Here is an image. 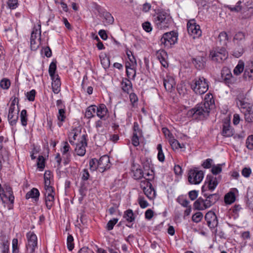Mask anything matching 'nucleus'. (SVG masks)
I'll use <instances>...</instances> for the list:
<instances>
[{
  "mask_svg": "<svg viewBox=\"0 0 253 253\" xmlns=\"http://www.w3.org/2000/svg\"><path fill=\"white\" fill-rule=\"evenodd\" d=\"M236 44L237 46L234 49L232 55L236 57L239 58L240 57L244 52V44H242L241 42H236Z\"/></svg>",
  "mask_w": 253,
  "mask_h": 253,
  "instance_id": "nucleus-26",
  "label": "nucleus"
},
{
  "mask_svg": "<svg viewBox=\"0 0 253 253\" xmlns=\"http://www.w3.org/2000/svg\"><path fill=\"white\" fill-rule=\"evenodd\" d=\"M19 108H9L7 119L10 126H15L19 118Z\"/></svg>",
  "mask_w": 253,
  "mask_h": 253,
  "instance_id": "nucleus-13",
  "label": "nucleus"
},
{
  "mask_svg": "<svg viewBox=\"0 0 253 253\" xmlns=\"http://www.w3.org/2000/svg\"><path fill=\"white\" fill-rule=\"evenodd\" d=\"M40 40L41 37H39L37 41L34 40V39L30 40V46L32 50L35 51L39 48Z\"/></svg>",
  "mask_w": 253,
  "mask_h": 253,
  "instance_id": "nucleus-48",
  "label": "nucleus"
},
{
  "mask_svg": "<svg viewBox=\"0 0 253 253\" xmlns=\"http://www.w3.org/2000/svg\"><path fill=\"white\" fill-rule=\"evenodd\" d=\"M20 118L22 125L24 126H26L28 121V115L26 110L23 109L21 111Z\"/></svg>",
  "mask_w": 253,
  "mask_h": 253,
  "instance_id": "nucleus-37",
  "label": "nucleus"
},
{
  "mask_svg": "<svg viewBox=\"0 0 253 253\" xmlns=\"http://www.w3.org/2000/svg\"><path fill=\"white\" fill-rule=\"evenodd\" d=\"M122 89L127 94L132 90V84L130 81L126 78L123 79L121 82Z\"/></svg>",
  "mask_w": 253,
  "mask_h": 253,
  "instance_id": "nucleus-25",
  "label": "nucleus"
},
{
  "mask_svg": "<svg viewBox=\"0 0 253 253\" xmlns=\"http://www.w3.org/2000/svg\"><path fill=\"white\" fill-rule=\"evenodd\" d=\"M244 66L245 65L244 62L240 60L237 66L233 70V73L234 75L238 76L241 74V73H242L244 71Z\"/></svg>",
  "mask_w": 253,
  "mask_h": 253,
  "instance_id": "nucleus-34",
  "label": "nucleus"
},
{
  "mask_svg": "<svg viewBox=\"0 0 253 253\" xmlns=\"http://www.w3.org/2000/svg\"><path fill=\"white\" fill-rule=\"evenodd\" d=\"M166 54V52L164 50H161L158 54L157 57L158 59L160 60V62H161L162 65L164 67H168V64L165 58L163 57V55Z\"/></svg>",
  "mask_w": 253,
  "mask_h": 253,
  "instance_id": "nucleus-40",
  "label": "nucleus"
},
{
  "mask_svg": "<svg viewBox=\"0 0 253 253\" xmlns=\"http://www.w3.org/2000/svg\"><path fill=\"white\" fill-rule=\"evenodd\" d=\"M124 217L129 222H132L135 220L134 213L131 209H128L125 212Z\"/></svg>",
  "mask_w": 253,
  "mask_h": 253,
  "instance_id": "nucleus-32",
  "label": "nucleus"
},
{
  "mask_svg": "<svg viewBox=\"0 0 253 253\" xmlns=\"http://www.w3.org/2000/svg\"><path fill=\"white\" fill-rule=\"evenodd\" d=\"M126 74L128 78L134 80L136 76V70L134 68H129L126 70Z\"/></svg>",
  "mask_w": 253,
  "mask_h": 253,
  "instance_id": "nucleus-53",
  "label": "nucleus"
},
{
  "mask_svg": "<svg viewBox=\"0 0 253 253\" xmlns=\"http://www.w3.org/2000/svg\"><path fill=\"white\" fill-rule=\"evenodd\" d=\"M191 87L196 94H203L208 90L209 84L205 78L200 77L191 82Z\"/></svg>",
  "mask_w": 253,
  "mask_h": 253,
  "instance_id": "nucleus-3",
  "label": "nucleus"
},
{
  "mask_svg": "<svg viewBox=\"0 0 253 253\" xmlns=\"http://www.w3.org/2000/svg\"><path fill=\"white\" fill-rule=\"evenodd\" d=\"M205 220L207 222L208 226L212 229L216 227L218 225V220L215 213L212 211L208 212L205 217Z\"/></svg>",
  "mask_w": 253,
  "mask_h": 253,
  "instance_id": "nucleus-14",
  "label": "nucleus"
},
{
  "mask_svg": "<svg viewBox=\"0 0 253 253\" xmlns=\"http://www.w3.org/2000/svg\"><path fill=\"white\" fill-rule=\"evenodd\" d=\"M67 248L69 251H72L74 248V238L71 235H69L67 239Z\"/></svg>",
  "mask_w": 253,
  "mask_h": 253,
  "instance_id": "nucleus-46",
  "label": "nucleus"
},
{
  "mask_svg": "<svg viewBox=\"0 0 253 253\" xmlns=\"http://www.w3.org/2000/svg\"><path fill=\"white\" fill-rule=\"evenodd\" d=\"M234 134L233 128L230 125L229 120L225 121L222 125L221 134L225 137H229Z\"/></svg>",
  "mask_w": 253,
  "mask_h": 253,
  "instance_id": "nucleus-17",
  "label": "nucleus"
},
{
  "mask_svg": "<svg viewBox=\"0 0 253 253\" xmlns=\"http://www.w3.org/2000/svg\"><path fill=\"white\" fill-rule=\"evenodd\" d=\"M52 82V91L55 94H57L60 91L61 82L58 74L53 78H51Z\"/></svg>",
  "mask_w": 253,
  "mask_h": 253,
  "instance_id": "nucleus-24",
  "label": "nucleus"
},
{
  "mask_svg": "<svg viewBox=\"0 0 253 253\" xmlns=\"http://www.w3.org/2000/svg\"><path fill=\"white\" fill-rule=\"evenodd\" d=\"M246 146L249 150H253V135L248 136L246 140Z\"/></svg>",
  "mask_w": 253,
  "mask_h": 253,
  "instance_id": "nucleus-56",
  "label": "nucleus"
},
{
  "mask_svg": "<svg viewBox=\"0 0 253 253\" xmlns=\"http://www.w3.org/2000/svg\"><path fill=\"white\" fill-rule=\"evenodd\" d=\"M11 191H12V189L11 187L9 186H6L4 189H3L0 184V197L3 203H5V201L3 200V196H2L3 193L6 192L8 193Z\"/></svg>",
  "mask_w": 253,
  "mask_h": 253,
  "instance_id": "nucleus-47",
  "label": "nucleus"
},
{
  "mask_svg": "<svg viewBox=\"0 0 253 253\" xmlns=\"http://www.w3.org/2000/svg\"><path fill=\"white\" fill-rule=\"evenodd\" d=\"M38 168L40 170H42L45 167V159L42 156H39L37 162Z\"/></svg>",
  "mask_w": 253,
  "mask_h": 253,
  "instance_id": "nucleus-50",
  "label": "nucleus"
},
{
  "mask_svg": "<svg viewBox=\"0 0 253 253\" xmlns=\"http://www.w3.org/2000/svg\"><path fill=\"white\" fill-rule=\"evenodd\" d=\"M6 36L9 41H12L14 38L16 37V33L12 28L5 29Z\"/></svg>",
  "mask_w": 253,
  "mask_h": 253,
  "instance_id": "nucleus-36",
  "label": "nucleus"
},
{
  "mask_svg": "<svg viewBox=\"0 0 253 253\" xmlns=\"http://www.w3.org/2000/svg\"><path fill=\"white\" fill-rule=\"evenodd\" d=\"M228 40V35L226 32H222L219 34L218 40L221 46H226L227 45Z\"/></svg>",
  "mask_w": 253,
  "mask_h": 253,
  "instance_id": "nucleus-30",
  "label": "nucleus"
},
{
  "mask_svg": "<svg viewBox=\"0 0 253 253\" xmlns=\"http://www.w3.org/2000/svg\"><path fill=\"white\" fill-rule=\"evenodd\" d=\"M246 34L242 32H239L236 33L234 37V41L236 43V42H241L244 44L245 40Z\"/></svg>",
  "mask_w": 253,
  "mask_h": 253,
  "instance_id": "nucleus-33",
  "label": "nucleus"
},
{
  "mask_svg": "<svg viewBox=\"0 0 253 253\" xmlns=\"http://www.w3.org/2000/svg\"><path fill=\"white\" fill-rule=\"evenodd\" d=\"M86 137L85 134L83 135L79 143L76 144L75 151L79 156H83L85 154V147L87 146Z\"/></svg>",
  "mask_w": 253,
  "mask_h": 253,
  "instance_id": "nucleus-12",
  "label": "nucleus"
},
{
  "mask_svg": "<svg viewBox=\"0 0 253 253\" xmlns=\"http://www.w3.org/2000/svg\"><path fill=\"white\" fill-rule=\"evenodd\" d=\"M2 196H3V200L5 201V202L8 201L11 203V204H13L14 196H13V191H11L8 193H4Z\"/></svg>",
  "mask_w": 253,
  "mask_h": 253,
  "instance_id": "nucleus-42",
  "label": "nucleus"
},
{
  "mask_svg": "<svg viewBox=\"0 0 253 253\" xmlns=\"http://www.w3.org/2000/svg\"><path fill=\"white\" fill-rule=\"evenodd\" d=\"M7 4L9 8L11 9H15L18 7V0H8Z\"/></svg>",
  "mask_w": 253,
  "mask_h": 253,
  "instance_id": "nucleus-54",
  "label": "nucleus"
},
{
  "mask_svg": "<svg viewBox=\"0 0 253 253\" xmlns=\"http://www.w3.org/2000/svg\"><path fill=\"white\" fill-rule=\"evenodd\" d=\"M11 103L10 105L9 108H13L14 109H17L16 107V105H17V107H19V99L18 97L12 96L11 98Z\"/></svg>",
  "mask_w": 253,
  "mask_h": 253,
  "instance_id": "nucleus-60",
  "label": "nucleus"
},
{
  "mask_svg": "<svg viewBox=\"0 0 253 253\" xmlns=\"http://www.w3.org/2000/svg\"><path fill=\"white\" fill-rule=\"evenodd\" d=\"M138 202L140 207L142 209L147 207L149 205L148 202L145 200L144 198L140 196L138 197Z\"/></svg>",
  "mask_w": 253,
  "mask_h": 253,
  "instance_id": "nucleus-55",
  "label": "nucleus"
},
{
  "mask_svg": "<svg viewBox=\"0 0 253 253\" xmlns=\"http://www.w3.org/2000/svg\"><path fill=\"white\" fill-rule=\"evenodd\" d=\"M157 148L158 151V156H157L158 159L159 160V161H160L161 162H164L165 157V155L163 152L162 145L161 144H159L157 145Z\"/></svg>",
  "mask_w": 253,
  "mask_h": 253,
  "instance_id": "nucleus-45",
  "label": "nucleus"
},
{
  "mask_svg": "<svg viewBox=\"0 0 253 253\" xmlns=\"http://www.w3.org/2000/svg\"><path fill=\"white\" fill-rule=\"evenodd\" d=\"M193 207L195 210L199 211H203L207 209L206 206H205L204 199L201 197H200L196 200V201L194 203Z\"/></svg>",
  "mask_w": 253,
  "mask_h": 253,
  "instance_id": "nucleus-28",
  "label": "nucleus"
},
{
  "mask_svg": "<svg viewBox=\"0 0 253 253\" xmlns=\"http://www.w3.org/2000/svg\"><path fill=\"white\" fill-rule=\"evenodd\" d=\"M177 34L174 31L167 32L163 35L160 44L165 48H170L177 42Z\"/></svg>",
  "mask_w": 253,
  "mask_h": 253,
  "instance_id": "nucleus-4",
  "label": "nucleus"
},
{
  "mask_svg": "<svg viewBox=\"0 0 253 253\" xmlns=\"http://www.w3.org/2000/svg\"><path fill=\"white\" fill-rule=\"evenodd\" d=\"M235 201V195L234 192H230L226 194L224 197V201L226 204H231Z\"/></svg>",
  "mask_w": 253,
  "mask_h": 253,
  "instance_id": "nucleus-35",
  "label": "nucleus"
},
{
  "mask_svg": "<svg viewBox=\"0 0 253 253\" xmlns=\"http://www.w3.org/2000/svg\"><path fill=\"white\" fill-rule=\"evenodd\" d=\"M39 191L37 188H33L26 194L25 198L26 199L32 198L37 202L39 200Z\"/></svg>",
  "mask_w": 253,
  "mask_h": 253,
  "instance_id": "nucleus-27",
  "label": "nucleus"
},
{
  "mask_svg": "<svg viewBox=\"0 0 253 253\" xmlns=\"http://www.w3.org/2000/svg\"><path fill=\"white\" fill-rule=\"evenodd\" d=\"M163 83L165 89L169 92L172 91L175 85L174 79L170 76H167L164 78Z\"/></svg>",
  "mask_w": 253,
  "mask_h": 253,
  "instance_id": "nucleus-20",
  "label": "nucleus"
},
{
  "mask_svg": "<svg viewBox=\"0 0 253 253\" xmlns=\"http://www.w3.org/2000/svg\"><path fill=\"white\" fill-rule=\"evenodd\" d=\"M133 135L142 136V131L137 122H135L133 126Z\"/></svg>",
  "mask_w": 253,
  "mask_h": 253,
  "instance_id": "nucleus-43",
  "label": "nucleus"
},
{
  "mask_svg": "<svg viewBox=\"0 0 253 253\" xmlns=\"http://www.w3.org/2000/svg\"><path fill=\"white\" fill-rule=\"evenodd\" d=\"M217 184L218 182L216 177L212 175H208L205 181V184L202 188V193H204L207 188L211 191L213 190Z\"/></svg>",
  "mask_w": 253,
  "mask_h": 253,
  "instance_id": "nucleus-10",
  "label": "nucleus"
},
{
  "mask_svg": "<svg viewBox=\"0 0 253 253\" xmlns=\"http://www.w3.org/2000/svg\"><path fill=\"white\" fill-rule=\"evenodd\" d=\"M177 202L179 203L181 206L184 207H188L189 205V201H188L186 199H184L183 198L179 197L177 200Z\"/></svg>",
  "mask_w": 253,
  "mask_h": 253,
  "instance_id": "nucleus-63",
  "label": "nucleus"
},
{
  "mask_svg": "<svg viewBox=\"0 0 253 253\" xmlns=\"http://www.w3.org/2000/svg\"><path fill=\"white\" fill-rule=\"evenodd\" d=\"M36 91L34 89H32L31 91L27 92L26 93V97L28 100L30 101H33L35 100Z\"/></svg>",
  "mask_w": 253,
  "mask_h": 253,
  "instance_id": "nucleus-61",
  "label": "nucleus"
},
{
  "mask_svg": "<svg viewBox=\"0 0 253 253\" xmlns=\"http://www.w3.org/2000/svg\"><path fill=\"white\" fill-rule=\"evenodd\" d=\"M99 162V171L103 172L104 171L110 168V163L109 157L107 155L102 156Z\"/></svg>",
  "mask_w": 253,
  "mask_h": 253,
  "instance_id": "nucleus-15",
  "label": "nucleus"
},
{
  "mask_svg": "<svg viewBox=\"0 0 253 253\" xmlns=\"http://www.w3.org/2000/svg\"><path fill=\"white\" fill-rule=\"evenodd\" d=\"M211 105V100L210 103L208 101L197 104L194 108L188 111L187 116L193 120H203L209 116L210 106Z\"/></svg>",
  "mask_w": 253,
  "mask_h": 253,
  "instance_id": "nucleus-1",
  "label": "nucleus"
},
{
  "mask_svg": "<svg viewBox=\"0 0 253 253\" xmlns=\"http://www.w3.org/2000/svg\"><path fill=\"white\" fill-rule=\"evenodd\" d=\"M56 71V62L52 61L49 65L48 72L51 78H53L56 76L55 72Z\"/></svg>",
  "mask_w": 253,
  "mask_h": 253,
  "instance_id": "nucleus-38",
  "label": "nucleus"
},
{
  "mask_svg": "<svg viewBox=\"0 0 253 253\" xmlns=\"http://www.w3.org/2000/svg\"><path fill=\"white\" fill-rule=\"evenodd\" d=\"M143 183L146 186V187H142L144 193L148 198L149 199H152L155 197V191L152 187V184L150 181H145L143 182Z\"/></svg>",
  "mask_w": 253,
  "mask_h": 253,
  "instance_id": "nucleus-18",
  "label": "nucleus"
},
{
  "mask_svg": "<svg viewBox=\"0 0 253 253\" xmlns=\"http://www.w3.org/2000/svg\"><path fill=\"white\" fill-rule=\"evenodd\" d=\"M57 119L59 121L58 126L59 127H61L62 126V123L65 122L66 119L65 110L64 108L59 109Z\"/></svg>",
  "mask_w": 253,
  "mask_h": 253,
  "instance_id": "nucleus-29",
  "label": "nucleus"
},
{
  "mask_svg": "<svg viewBox=\"0 0 253 253\" xmlns=\"http://www.w3.org/2000/svg\"><path fill=\"white\" fill-rule=\"evenodd\" d=\"M187 29L188 34L192 36L193 39L198 38L202 36V31L200 27L196 23L195 20L194 19L188 21Z\"/></svg>",
  "mask_w": 253,
  "mask_h": 253,
  "instance_id": "nucleus-7",
  "label": "nucleus"
},
{
  "mask_svg": "<svg viewBox=\"0 0 253 253\" xmlns=\"http://www.w3.org/2000/svg\"><path fill=\"white\" fill-rule=\"evenodd\" d=\"M38 35H39L40 37L41 35V28H40L39 30H38L37 29L34 28L33 31H32L31 35V38L30 40L34 39V40H36L38 37Z\"/></svg>",
  "mask_w": 253,
  "mask_h": 253,
  "instance_id": "nucleus-59",
  "label": "nucleus"
},
{
  "mask_svg": "<svg viewBox=\"0 0 253 253\" xmlns=\"http://www.w3.org/2000/svg\"><path fill=\"white\" fill-rule=\"evenodd\" d=\"M104 19L108 24H112L114 21V18L109 12H106L104 14Z\"/></svg>",
  "mask_w": 253,
  "mask_h": 253,
  "instance_id": "nucleus-64",
  "label": "nucleus"
},
{
  "mask_svg": "<svg viewBox=\"0 0 253 253\" xmlns=\"http://www.w3.org/2000/svg\"><path fill=\"white\" fill-rule=\"evenodd\" d=\"M96 115L102 120H105L106 116L108 112L106 106L103 104H100L98 107L96 106Z\"/></svg>",
  "mask_w": 253,
  "mask_h": 253,
  "instance_id": "nucleus-23",
  "label": "nucleus"
},
{
  "mask_svg": "<svg viewBox=\"0 0 253 253\" xmlns=\"http://www.w3.org/2000/svg\"><path fill=\"white\" fill-rule=\"evenodd\" d=\"M45 192L44 193V196H54L55 192L54 190V188L52 186L45 187H44Z\"/></svg>",
  "mask_w": 253,
  "mask_h": 253,
  "instance_id": "nucleus-58",
  "label": "nucleus"
},
{
  "mask_svg": "<svg viewBox=\"0 0 253 253\" xmlns=\"http://www.w3.org/2000/svg\"><path fill=\"white\" fill-rule=\"evenodd\" d=\"M11 84L10 81L9 79L4 78L0 82V86L3 89H8Z\"/></svg>",
  "mask_w": 253,
  "mask_h": 253,
  "instance_id": "nucleus-44",
  "label": "nucleus"
},
{
  "mask_svg": "<svg viewBox=\"0 0 253 253\" xmlns=\"http://www.w3.org/2000/svg\"><path fill=\"white\" fill-rule=\"evenodd\" d=\"M203 214L201 212H197L192 217L193 221L196 223L199 222L203 218Z\"/></svg>",
  "mask_w": 253,
  "mask_h": 253,
  "instance_id": "nucleus-52",
  "label": "nucleus"
},
{
  "mask_svg": "<svg viewBox=\"0 0 253 253\" xmlns=\"http://www.w3.org/2000/svg\"><path fill=\"white\" fill-rule=\"evenodd\" d=\"M206 199L205 201V206L207 209L210 208L219 199V196L217 194L207 195L206 193H203Z\"/></svg>",
  "mask_w": 253,
  "mask_h": 253,
  "instance_id": "nucleus-16",
  "label": "nucleus"
},
{
  "mask_svg": "<svg viewBox=\"0 0 253 253\" xmlns=\"http://www.w3.org/2000/svg\"><path fill=\"white\" fill-rule=\"evenodd\" d=\"M210 56L213 61L222 62L228 57V52L224 47L216 49L210 52Z\"/></svg>",
  "mask_w": 253,
  "mask_h": 253,
  "instance_id": "nucleus-8",
  "label": "nucleus"
},
{
  "mask_svg": "<svg viewBox=\"0 0 253 253\" xmlns=\"http://www.w3.org/2000/svg\"><path fill=\"white\" fill-rule=\"evenodd\" d=\"M204 175V172L196 168L191 169L188 172V181L192 184H198L202 181Z\"/></svg>",
  "mask_w": 253,
  "mask_h": 253,
  "instance_id": "nucleus-6",
  "label": "nucleus"
},
{
  "mask_svg": "<svg viewBox=\"0 0 253 253\" xmlns=\"http://www.w3.org/2000/svg\"><path fill=\"white\" fill-rule=\"evenodd\" d=\"M245 119L249 123L253 122V108L250 109L248 112L244 114Z\"/></svg>",
  "mask_w": 253,
  "mask_h": 253,
  "instance_id": "nucleus-49",
  "label": "nucleus"
},
{
  "mask_svg": "<svg viewBox=\"0 0 253 253\" xmlns=\"http://www.w3.org/2000/svg\"><path fill=\"white\" fill-rule=\"evenodd\" d=\"M153 21L159 29L168 27L171 22L169 14L164 10H159L153 16Z\"/></svg>",
  "mask_w": 253,
  "mask_h": 253,
  "instance_id": "nucleus-2",
  "label": "nucleus"
},
{
  "mask_svg": "<svg viewBox=\"0 0 253 253\" xmlns=\"http://www.w3.org/2000/svg\"><path fill=\"white\" fill-rule=\"evenodd\" d=\"M192 62L197 69L201 70L204 67L206 58L203 55L197 56L192 58Z\"/></svg>",
  "mask_w": 253,
  "mask_h": 253,
  "instance_id": "nucleus-21",
  "label": "nucleus"
},
{
  "mask_svg": "<svg viewBox=\"0 0 253 253\" xmlns=\"http://www.w3.org/2000/svg\"><path fill=\"white\" fill-rule=\"evenodd\" d=\"M9 243L7 240H4L2 243L1 253H9Z\"/></svg>",
  "mask_w": 253,
  "mask_h": 253,
  "instance_id": "nucleus-57",
  "label": "nucleus"
},
{
  "mask_svg": "<svg viewBox=\"0 0 253 253\" xmlns=\"http://www.w3.org/2000/svg\"><path fill=\"white\" fill-rule=\"evenodd\" d=\"M18 239L14 238L12 240V253H18Z\"/></svg>",
  "mask_w": 253,
  "mask_h": 253,
  "instance_id": "nucleus-62",
  "label": "nucleus"
},
{
  "mask_svg": "<svg viewBox=\"0 0 253 253\" xmlns=\"http://www.w3.org/2000/svg\"><path fill=\"white\" fill-rule=\"evenodd\" d=\"M243 78L246 80H253V61L247 63Z\"/></svg>",
  "mask_w": 253,
  "mask_h": 253,
  "instance_id": "nucleus-19",
  "label": "nucleus"
},
{
  "mask_svg": "<svg viewBox=\"0 0 253 253\" xmlns=\"http://www.w3.org/2000/svg\"><path fill=\"white\" fill-rule=\"evenodd\" d=\"M28 244L26 248L30 253H33L37 247V237L36 235L32 232H29L26 235Z\"/></svg>",
  "mask_w": 253,
  "mask_h": 253,
  "instance_id": "nucleus-9",
  "label": "nucleus"
},
{
  "mask_svg": "<svg viewBox=\"0 0 253 253\" xmlns=\"http://www.w3.org/2000/svg\"><path fill=\"white\" fill-rule=\"evenodd\" d=\"M140 166H136L134 164L131 166V171L133 173V177L136 180H139L143 177V172L139 168Z\"/></svg>",
  "mask_w": 253,
  "mask_h": 253,
  "instance_id": "nucleus-22",
  "label": "nucleus"
},
{
  "mask_svg": "<svg viewBox=\"0 0 253 253\" xmlns=\"http://www.w3.org/2000/svg\"><path fill=\"white\" fill-rule=\"evenodd\" d=\"M96 106L91 105L86 108L85 117L87 119H91L94 116V114L96 112Z\"/></svg>",
  "mask_w": 253,
  "mask_h": 253,
  "instance_id": "nucleus-31",
  "label": "nucleus"
},
{
  "mask_svg": "<svg viewBox=\"0 0 253 253\" xmlns=\"http://www.w3.org/2000/svg\"><path fill=\"white\" fill-rule=\"evenodd\" d=\"M245 97L243 94H239L236 99V104L240 108L241 112L245 114L253 107L250 104L246 102L244 99Z\"/></svg>",
  "mask_w": 253,
  "mask_h": 253,
  "instance_id": "nucleus-11",
  "label": "nucleus"
},
{
  "mask_svg": "<svg viewBox=\"0 0 253 253\" xmlns=\"http://www.w3.org/2000/svg\"><path fill=\"white\" fill-rule=\"evenodd\" d=\"M118 219L114 218L112 220H109L106 225V229L108 231L111 230L113 229L114 225L117 223Z\"/></svg>",
  "mask_w": 253,
  "mask_h": 253,
  "instance_id": "nucleus-51",
  "label": "nucleus"
},
{
  "mask_svg": "<svg viewBox=\"0 0 253 253\" xmlns=\"http://www.w3.org/2000/svg\"><path fill=\"white\" fill-rule=\"evenodd\" d=\"M220 82L230 87L237 83V78L234 77L230 70L227 67H224L221 71Z\"/></svg>",
  "mask_w": 253,
  "mask_h": 253,
  "instance_id": "nucleus-5",
  "label": "nucleus"
},
{
  "mask_svg": "<svg viewBox=\"0 0 253 253\" xmlns=\"http://www.w3.org/2000/svg\"><path fill=\"white\" fill-rule=\"evenodd\" d=\"M45 202L47 209H51L54 203V196H45Z\"/></svg>",
  "mask_w": 253,
  "mask_h": 253,
  "instance_id": "nucleus-39",
  "label": "nucleus"
},
{
  "mask_svg": "<svg viewBox=\"0 0 253 253\" xmlns=\"http://www.w3.org/2000/svg\"><path fill=\"white\" fill-rule=\"evenodd\" d=\"M89 168L91 170L94 171L96 169L99 170V162L96 158L91 159L89 161Z\"/></svg>",
  "mask_w": 253,
  "mask_h": 253,
  "instance_id": "nucleus-41",
  "label": "nucleus"
}]
</instances>
